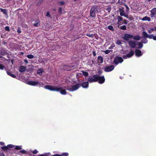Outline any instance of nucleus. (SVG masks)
<instances>
[{
	"mask_svg": "<svg viewBox=\"0 0 156 156\" xmlns=\"http://www.w3.org/2000/svg\"><path fill=\"white\" fill-rule=\"evenodd\" d=\"M124 16L128 19L130 21H131L133 19V16H131L130 15H129L128 14H126Z\"/></svg>",
	"mask_w": 156,
	"mask_h": 156,
	"instance_id": "obj_20",
	"label": "nucleus"
},
{
	"mask_svg": "<svg viewBox=\"0 0 156 156\" xmlns=\"http://www.w3.org/2000/svg\"><path fill=\"white\" fill-rule=\"evenodd\" d=\"M44 88L46 89L49 90L51 91H56L57 92H59L62 88V87H56L49 85L45 86H44Z\"/></svg>",
	"mask_w": 156,
	"mask_h": 156,
	"instance_id": "obj_1",
	"label": "nucleus"
},
{
	"mask_svg": "<svg viewBox=\"0 0 156 156\" xmlns=\"http://www.w3.org/2000/svg\"><path fill=\"white\" fill-rule=\"evenodd\" d=\"M6 73L9 75L10 76H11L13 78H15L16 77V76L14 74L12 73L11 72L7 71H6Z\"/></svg>",
	"mask_w": 156,
	"mask_h": 156,
	"instance_id": "obj_23",
	"label": "nucleus"
},
{
	"mask_svg": "<svg viewBox=\"0 0 156 156\" xmlns=\"http://www.w3.org/2000/svg\"><path fill=\"white\" fill-rule=\"evenodd\" d=\"M80 84V87L82 86L83 88H87L89 86V83L88 82H83Z\"/></svg>",
	"mask_w": 156,
	"mask_h": 156,
	"instance_id": "obj_17",
	"label": "nucleus"
},
{
	"mask_svg": "<svg viewBox=\"0 0 156 156\" xmlns=\"http://www.w3.org/2000/svg\"><path fill=\"white\" fill-rule=\"evenodd\" d=\"M117 44L118 45H120L122 44L121 41L119 40L117 41Z\"/></svg>",
	"mask_w": 156,
	"mask_h": 156,
	"instance_id": "obj_50",
	"label": "nucleus"
},
{
	"mask_svg": "<svg viewBox=\"0 0 156 156\" xmlns=\"http://www.w3.org/2000/svg\"><path fill=\"white\" fill-rule=\"evenodd\" d=\"M134 55V51L132 50H131L129 52V53L126 54V55H123L122 56V57L124 59H126L127 58H129L130 57H131L132 56H133Z\"/></svg>",
	"mask_w": 156,
	"mask_h": 156,
	"instance_id": "obj_7",
	"label": "nucleus"
},
{
	"mask_svg": "<svg viewBox=\"0 0 156 156\" xmlns=\"http://www.w3.org/2000/svg\"><path fill=\"white\" fill-rule=\"evenodd\" d=\"M151 31H154V28H151Z\"/></svg>",
	"mask_w": 156,
	"mask_h": 156,
	"instance_id": "obj_60",
	"label": "nucleus"
},
{
	"mask_svg": "<svg viewBox=\"0 0 156 156\" xmlns=\"http://www.w3.org/2000/svg\"><path fill=\"white\" fill-rule=\"evenodd\" d=\"M118 11L120 12V15L121 16H124L126 14L124 10V8L121 7L120 8H119Z\"/></svg>",
	"mask_w": 156,
	"mask_h": 156,
	"instance_id": "obj_13",
	"label": "nucleus"
},
{
	"mask_svg": "<svg viewBox=\"0 0 156 156\" xmlns=\"http://www.w3.org/2000/svg\"><path fill=\"white\" fill-rule=\"evenodd\" d=\"M1 155L0 156H4L5 155L2 152L1 154Z\"/></svg>",
	"mask_w": 156,
	"mask_h": 156,
	"instance_id": "obj_57",
	"label": "nucleus"
},
{
	"mask_svg": "<svg viewBox=\"0 0 156 156\" xmlns=\"http://www.w3.org/2000/svg\"><path fill=\"white\" fill-rule=\"evenodd\" d=\"M43 0H40L37 3V6L40 5L43 2Z\"/></svg>",
	"mask_w": 156,
	"mask_h": 156,
	"instance_id": "obj_38",
	"label": "nucleus"
},
{
	"mask_svg": "<svg viewBox=\"0 0 156 156\" xmlns=\"http://www.w3.org/2000/svg\"><path fill=\"white\" fill-rule=\"evenodd\" d=\"M58 12L60 14L62 13V9L61 7H59L58 9Z\"/></svg>",
	"mask_w": 156,
	"mask_h": 156,
	"instance_id": "obj_49",
	"label": "nucleus"
},
{
	"mask_svg": "<svg viewBox=\"0 0 156 156\" xmlns=\"http://www.w3.org/2000/svg\"><path fill=\"white\" fill-rule=\"evenodd\" d=\"M1 148L4 151H6L8 149L7 146L2 147Z\"/></svg>",
	"mask_w": 156,
	"mask_h": 156,
	"instance_id": "obj_32",
	"label": "nucleus"
},
{
	"mask_svg": "<svg viewBox=\"0 0 156 156\" xmlns=\"http://www.w3.org/2000/svg\"><path fill=\"white\" fill-rule=\"evenodd\" d=\"M133 37V36L130 34H124L122 39L126 41H129V39L132 38Z\"/></svg>",
	"mask_w": 156,
	"mask_h": 156,
	"instance_id": "obj_9",
	"label": "nucleus"
},
{
	"mask_svg": "<svg viewBox=\"0 0 156 156\" xmlns=\"http://www.w3.org/2000/svg\"><path fill=\"white\" fill-rule=\"evenodd\" d=\"M108 28L109 30L112 31H113L114 30V29L113 26L112 25H109V26H108Z\"/></svg>",
	"mask_w": 156,
	"mask_h": 156,
	"instance_id": "obj_31",
	"label": "nucleus"
},
{
	"mask_svg": "<svg viewBox=\"0 0 156 156\" xmlns=\"http://www.w3.org/2000/svg\"><path fill=\"white\" fill-rule=\"evenodd\" d=\"M62 89L59 91L61 94L63 95H66L67 94V92L65 90H63L62 89Z\"/></svg>",
	"mask_w": 156,
	"mask_h": 156,
	"instance_id": "obj_25",
	"label": "nucleus"
},
{
	"mask_svg": "<svg viewBox=\"0 0 156 156\" xmlns=\"http://www.w3.org/2000/svg\"><path fill=\"white\" fill-rule=\"evenodd\" d=\"M27 67L25 66H21L20 67L19 69V71L21 73H23L24 72L26 69Z\"/></svg>",
	"mask_w": 156,
	"mask_h": 156,
	"instance_id": "obj_16",
	"label": "nucleus"
},
{
	"mask_svg": "<svg viewBox=\"0 0 156 156\" xmlns=\"http://www.w3.org/2000/svg\"><path fill=\"white\" fill-rule=\"evenodd\" d=\"M98 59L99 61H100V63H102L103 62V59L102 57L101 56H98Z\"/></svg>",
	"mask_w": 156,
	"mask_h": 156,
	"instance_id": "obj_28",
	"label": "nucleus"
},
{
	"mask_svg": "<svg viewBox=\"0 0 156 156\" xmlns=\"http://www.w3.org/2000/svg\"><path fill=\"white\" fill-rule=\"evenodd\" d=\"M87 36H89V37H91V36H90V35H88V34H87Z\"/></svg>",
	"mask_w": 156,
	"mask_h": 156,
	"instance_id": "obj_64",
	"label": "nucleus"
},
{
	"mask_svg": "<svg viewBox=\"0 0 156 156\" xmlns=\"http://www.w3.org/2000/svg\"><path fill=\"white\" fill-rule=\"evenodd\" d=\"M117 19L118 20L117 23L119 25H121L123 24V20L122 17L120 16H118L117 17Z\"/></svg>",
	"mask_w": 156,
	"mask_h": 156,
	"instance_id": "obj_10",
	"label": "nucleus"
},
{
	"mask_svg": "<svg viewBox=\"0 0 156 156\" xmlns=\"http://www.w3.org/2000/svg\"><path fill=\"white\" fill-rule=\"evenodd\" d=\"M148 42V40L145 38H144L142 41V42L144 44H146Z\"/></svg>",
	"mask_w": 156,
	"mask_h": 156,
	"instance_id": "obj_37",
	"label": "nucleus"
},
{
	"mask_svg": "<svg viewBox=\"0 0 156 156\" xmlns=\"http://www.w3.org/2000/svg\"><path fill=\"white\" fill-rule=\"evenodd\" d=\"M0 10L4 14L6 15H8V12L7 10V9H4L2 8H0Z\"/></svg>",
	"mask_w": 156,
	"mask_h": 156,
	"instance_id": "obj_18",
	"label": "nucleus"
},
{
	"mask_svg": "<svg viewBox=\"0 0 156 156\" xmlns=\"http://www.w3.org/2000/svg\"><path fill=\"white\" fill-rule=\"evenodd\" d=\"M43 72L44 70L43 69H40L37 70V74L40 75H41L42 73Z\"/></svg>",
	"mask_w": 156,
	"mask_h": 156,
	"instance_id": "obj_21",
	"label": "nucleus"
},
{
	"mask_svg": "<svg viewBox=\"0 0 156 156\" xmlns=\"http://www.w3.org/2000/svg\"><path fill=\"white\" fill-rule=\"evenodd\" d=\"M0 145L2 146H3L5 145V143L3 142H0Z\"/></svg>",
	"mask_w": 156,
	"mask_h": 156,
	"instance_id": "obj_54",
	"label": "nucleus"
},
{
	"mask_svg": "<svg viewBox=\"0 0 156 156\" xmlns=\"http://www.w3.org/2000/svg\"><path fill=\"white\" fill-rule=\"evenodd\" d=\"M1 55H4V54H2V52H1Z\"/></svg>",
	"mask_w": 156,
	"mask_h": 156,
	"instance_id": "obj_62",
	"label": "nucleus"
},
{
	"mask_svg": "<svg viewBox=\"0 0 156 156\" xmlns=\"http://www.w3.org/2000/svg\"><path fill=\"white\" fill-rule=\"evenodd\" d=\"M46 16H48V17H50V13H49V12H47Z\"/></svg>",
	"mask_w": 156,
	"mask_h": 156,
	"instance_id": "obj_52",
	"label": "nucleus"
},
{
	"mask_svg": "<svg viewBox=\"0 0 156 156\" xmlns=\"http://www.w3.org/2000/svg\"><path fill=\"white\" fill-rule=\"evenodd\" d=\"M128 44L130 47L133 48H135L136 45L135 41H129L128 42Z\"/></svg>",
	"mask_w": 156,
	"mask_h": 156,
	"instance_id": "obj_14",
	"label": "nucleus"
},
{
	"mask_svg": "<svg viewBox=\"0 0 156 156\" xmlns=\"http://www.w3.org/2000/svg\"><path fill=\"white\" fill-rule=\"evenodd\" d=\"M7 146L8 149H9V148H12L14 147V145L11 144H9Z\"/></svg>",
	"mask_w": 156,
	"mask_h": 156,
	"instance_id": "obj_39",
	"label": "nucleus"
},
{
	"mask_svg": "<svg viewBox=\"0 0 156 156\" xmlns=\"http://www.w3.org/2000/svg\"><path fill=\"white\" fill-rule=\"evenodd\" d=\"M27 57L29 59H32L34 57V56L31 54L27 55Z\"/></svg>",
	"mask_w": 156,
	"mask_h": 156,
	"instance_id": "obj_36",
	"label": "nucleus"
},
{
	"mask_svg": "<svg viewBox=\"0 0 156 156\" xmlns=\"http://www.w3.org/2000/svg\"><path fill=\"white\" fill-rule=\"evenodd\" d=\"M98 9L97 7L93 6L92 7L90 11V16L92 18H95L96 16V14L98 12Z\"/></svg>",
	"mask_w": 156,
	"mask_h": 156,
	"instance_id": "obj_2",
	"label": "nucleus"
},
{
	"mask_svg": "<svg viewBox=\"0 0 156 156\" xmlns=\"http://www.w3.org/2000/svg\"><path fill=\"white\" fill-rule=\"evenodd\" d=\"M106 10H107L108 12H110V9L108 8L106 9Z\"/></svg>",
	"mask_w": 156,
	"mask_h": 156,
	"instance_id": "obj_59",
	"label": "nucleus"
},
{
	"mask_svg": "<svg viewBox=\"0 0 156 156\" xmlns=\"http://www.w3.org/2000/svg\"><path fill=\"white\" fill-rule=\"evenodd\" d=\"M5 29L6 31H9L10 30L9 27L7 26L5 27Z\"/></svg>",
	"mask_w": 156,
	"mask_h": 156,
	"instance_id": "obj_43",
	"label": "nucleus"
},
{
	"mask_svg": "<svg viewBox=\"0 0 156 156\" xmlns=\"http://www.w3.org/2000/svg\"><path fill=\"white\" fill-rule=\"evenodd\" d=\"M5 68V66L3 64H0V69L3 70Z\"/></svg>",
	"mask_w": 156,
	"mask_h": 156,
	"instance_id": "obj_40",
	"label": "nucleus"
},
{
	"mask_svg": "<svg viewBox=\"0 0 156 156\" xmlns=\"http://www.w3.org/2000/svg\"><path fill=\"white\" fill-rule=\"evenodd\" d=\"M58 3L60 5H63L65 4V2L63 1H59L58 2Z\"/></svg>",
	"mask_w": 156,
	"mask_h": 156,
	"instance_id": "obj_42",
	"label": "nucleus"
},
{
	"mask_svg": "<svg viewBox=\"0 0 156 156\" xmlns=\"http://www.w3.org/2000/svg\"><path fill=\"white\" fill-rule=\"evenodd\" d=\"M92 54H93V55L94 56H95L96 55V52L95 51H92Z\"/></svg>",
	"mask_w": 156,
	"mask_h": 156,
	"instance_id": "obj_53",
	"label": "nucleus"
},
{
	"mask_svg": "<svg viewBox=\"0 0 156 156\" xmlns=\"http://www.w3.org/2000/svg\"><path fill=\"white\" fill-rule=\"evenodd\" d=\"M152 31L151 30H149L148 31V32L149 34H151L152 33Z\"/></svg>",
	"mask_w": 156,
	"mask_h": 156,
	"instance_id": "obj_58",
	"label": "nucleus"
},
{
	"mask_svg": "<svg viewBox=\"0 0 156 156\" xmlns=\"http://www.w3.org/2000/svg\"><path fill=\"white\" fill-rule=\"evenodd\" d=\"M96 77L98 78V81L99 83L102 84L105 81V79L104 76H100L99 75H97Z\"/></svg>",
	"mask_w": 156,
	"mask_h": 156,
	"instance_id": "obj_8",
	"label": "nucleus"
},
{
	"mask_svg": "<svg viewBox=\"0 0 156 156\" xmlns=\"http://www.w3.org/2000/svg\"><path fill=\"white\" fill-rule=\"evenodd\" d=\"M111 51V50H107L105 51V52L106 54H108Z\"/></svg>",
	"mask_w": 156,
	"mask_h": 156,
	"instance_id": "obj_46",
	"label": "nucleus"
},
{
	"mask_svg": "<svg viewBox=\"0 0 156 156\" xmlns=\"http://www.w3.org/2000/svg\"><path fill=\"white\" fill-rule=\"evenodd\" d=\"M20 152L21 153L25 154H29V152H27L26 151L23 149L22 150H20Z\"/></svg>",
	"mask_w": 156,
	"mask_h": 156,
	"instance_id": "obj_30",
	"label": "nucleus"
},
{
	"mask_svg": "<svg viewBox=\"0 0 156 156\" xmlns=\"http://www.w3.org/2000/svg\"><path fill=\"white\" fill-rule=\"evenodd\" d=\"M133 38L135 40L139 41L140 39V37L139 35H136L134 37H133Z\"/></svg>",
	"mask_w": 156,
	"mask_h": 156,
	"instance_id": "obj_26",
	"label": "nucleus"
},
{
	"mask_svg": "<svg viewBox=\"0 0 156 156\" xmlns=\"http://www.w3.org/2000/svg\"><path fill=\"white\" fill-rule=\"evenodd\" d=\"M31 152L34 154H36L38 153V151L37 150L35 149L34 150V151H32Z\"/></svg>",
	"mask_w": 156,
	"mask_h": 156,
	"instance_id": "obj_44",
	"label": "nucleus"
},
{
	"mask_svg": "<svg viewBox=\"0 0 156 156\" xmlns=\"http://www.w3.org/2000/svg\"><path fill=\"white\" fill-rule=\"evenodd\" d=\"M35 22L36 23L34 24V27H37L40 24V23L39 22V21L38 20L36 21Z\"/></svg>",
	"mask_w": 156,
	"mask_h": 156,
	"instance_id": "obj_34",
	"label": "nucleus"
},
{
	"mask_svg": "<svg viewBox=\"0 0 156 156\" xmlns=\"http://www.w3.org/2000/svg\"><path fill=\"white\" fill-rule=\"evenodd\" d=\"M97 74L94 75L93 76V77H89L87 79L88 82L90 83H92L98 81L97 77H96Z\"/></svg>",
	"mask_w": 156,
	"mask_h": 156,
	"instance_id": "obj_6",
	"label": "nucleus"
},
{
	"mask_svg": "<svg viewBox=\"0 0 156 156\" xmlns=\"http://www.w3.org/2000/svg\"><path fill=\"white\" fill-rule=\"evenodd\" d=\"M69 154L68 153H63L62 154H54L53 156H68Z\"/></svg>",
	"mask_w": 156,
	"mask_h": 156,
	"instance_id": "obj_19",
	"label": "nucleus"
},
{
	"mask_svg": "<svg viewBox=\"0 0 156 156\" xmlns=\"http://www.w3.org/2000/svg\"><path fill=\"white\" fill-rule=\"evenodd\" d=\"M102 73V72L101 71H99L98 72L99 73Z\"/></svg>",
	"mask_w": 156,
	"mask_h": 156,
	"instance_id": "obj_63",
	"label": "nucleus"
},
{
	"mask_svg": "<svg viewBox=\"0 0 156 156\" xmlns=\"http://www.w3.org/2000/svg\"><path fill=\"white\" fill-rule=\"evenodd\" d=\"M150 16L152 18L154 17L156 14V8H153L150 11Z\"/></svg>",
	"mask_w": 156,
	"mask_h": 156,
	"instance_id": "obj_12",
	"label": "nucleus"
},
{
	"mask_svg": "<svg viewBox=\"0 0 156 156\" xmlns=\"http://www.w3.org/2000/svg\"><path fill=\"white\" fill-rule=\"evenodd\" d=\"M135 54L136 56L139 57L142 55L141 51L139 49H136L135 50Z\"/></svg>",
	"mask_w": 156,
	"mask_h": 156,
	"instance_id": "obj_15",
	"label": "nucleus"
},
{
	"mask_svg": "<svg viewBox=\"0 0 156 156\" xmlns=\"http://www.w3.org/2000/svg\"><path fill=\"white\" fill-rule=\"evenodd\" d=\"M153 34H148V37L150 39H152L153 38Z\"/></svg>",
	"mask_w": 156,
	"mask_h": 156,
	"instance_id": "obj_48",
	"label": "nucleus"
},
{
	"mask_svg": "<svg viewBox=\"0 0 156 156\" xmlns=\"http://www.w3.org/2000/svg\"><path fill=\"white\" fill-rule=\"evenodd\" d=\"M80 87V84H77L76 85H73L71 87H68L66 88V90L69 91H73L78 89Z\"/></svg>",
	"mask_w": 156,
	"mask_h": 156,
	"instance_id": "obj_3",
	"label": "nucleus"
},
{
	"mask_svg": "<svg viewBox=\"0 0 156 156\" xmlns=\"http://www.w3.org/2000/svg\"><path fill=\"white\" fill-rule=\"evenodd\" d=\"M114 69V66L113 65L105 67L104 69V71L106 72H109L112 71Z\"/></svg>",
	"mask_w": 156,
	"mask_h": 156,
	"instance_id": "obj_11",
	"label": "nucleus"
},
{
	"mask_svg": "<svg viewBox=\"0 0 156 156\" xmlns=\"http://www.w3.org/2000/svg\"><path fill=\"white\" fill-rule=\"evenodd\" d=\"M126 1L125 0H119L118 2L120 5H124Z\"/></svg>",
	"mask_w": 156,
	"mask_h": 156,
	"instance_id": "obj_24",
	"label": "nucleus"
},
{
	"mask_svg": "<svg viewBox=\"0 0 156 156\" xmlns=\"http://www.w3.org/2000/svg\"><path fill=\"white\" fill-rule=\"evenodd\" d=\"M21 146H16L15 147V149L17 150H19L21 149Z\"/></svg>",
	"mask_w": 156,
	"mask_h": 156,
	"instance_id": "obj_41",
	"label": "nucleus"
},
{
	"mask_svg": "<svg viewBox=\"0 0 156 156\" xmlns=\"http://www.w3.org/2000/svg\"><path fill=\"white\" fill-rule=\"evenodd\" d=\"M152 39L155 41H156V36H153Z\"/></svg>",
	"mask_w": 156,
	"mask_h": 156,
	"instance_id": "obj_55",
	"label": "nucleus"
},
{
	"mask_svg": "<svg viewBox=\"0 0 156 156\" xmlns=\"http://www.w3.org/2000/svg\"><path fill=\"white\" fill-rule=\"evenodd\" d=\"M17 32L19 33L20 34L21 33V30L20 29V28L19 27L17 30Z\"/></svg>",
	"mask_w": 156,
	"mask_h": 156,
	"instance_id": "obj_51",
	"label": "nucleus"
},
{
	"mask_svg": "<svg viewBox=\"0 0 156 156\" xmlns=\"http://www.w3.org/2000/svg\"><path fill=\"white\" fill-rule=\"evenodd\" d=\"M142 43H143L142 42H138V48L140 49L143 47V45Z\"/></svg>",
	"mask_w": 156,
	"mask_h": 156,
	"instance_id": "obj_27",
	"label": "nucleus"
},
{
	"mask_svg": "<svg viewBox=\"0 0 156 156\" xmlns=\"http://www.w3.org/2000/svg\"><path fill=\"white\" fill-rule=\"evenodd\" d=\"M82 72L83 75L85 76H87L89 75L88 73L87 72L83 71H82Z\"/></svg>",
	"mask_w": 156,
	"mask_h": 156,
	"instance_id": "obj_35",
	"label": "nucleus"
},
{
	"mask_svg": "<svg viewBox=\"0 0 156 156\" xmlns=\"http://www.w3.org/2000/svg\"><path fill=\"white\" fill-rule=\"evenodd\" d=\"M142 20L143 21H150L151 20V18L150 17L147 16H145L143 17Z\"/></svg>",
	"mask_w": 156,
	"mask_h": 156,
	"instance_id": "obj_22",
	"label": "nucleus"
},
{
	"mask_svg": "<svg viewBox=\"0 0 156 156\" xmlns=\"http://www.w3.org/2000/svg\"><path fill=\"white\" fill-rule=\"evenodd\" d=\"M24 62H25L26 64H27L28 63V62L27 59H25L24 60Z\"/></svg>",
	"mask_w": 156,
	"mask_h": 156,
	"instance_id": "obj_56",
	"label": "nucleus"
},
{
	"mask_svg": "<svg viewBox=\"0 0 156 156\" xmlns=\"http://www.w3.org/2000/svg\"><path fill=\"white\" fill-rule=\"evenodd\" d=\"M154 30L155 31H156V27H155L154 28Z\"/></svg>",
	"mask_w": 156,
	"mask_h": 156,
	"instance_id": "obj_61",
	"label": "nucleus"
},
{
	"mask_svg": "<svg viewBox=\"0 0 156 156\" xmlns=\"http://www.w3.org/2000/svg\"><path fill=\"white\" fill-rule=\"evenodd\" d=\"M142 35L145 38H147L148 36V34H147L146 31H143L142 33Z\"/></svg>",
	"mask_w": 156,
	"mask_h": 156,
	"instance_id": "obj_29",
	"label": "nucleus"
},
{
	"mask_svg": "<svg viewBox=\"0 0 156 156\" xmlns=\"http://www.w3.org/2000/svg\"><path fill=\"white\" fill-rule=\"evenodd\" d=\"M124 5H125V7L126 9V12H127L128 11L129 9V7H128V6L126 5L125 4Z\"/></svg>",
	"mask_w": 156,
	"mask_h": 156,
	"instance_id": "obj_45",
	"label": "nucleus"
},
{
	"mask_svg": "<svg viewBox=\"0 0 156 156\" xmlns=\"http://www.w3.org/2000/svg\"><path fill=\"white\" fill-rule=\"evenodd\" d=\"M123 61V60L121 57L117 56L115 58L113 62L115 65H117L119 63H122Z\"/></svg>",
	"mask_w": 156,
	"mask_h": 156,
	"instance_id": "obj_4",
	"label": "nucleus"
},
{
	"mask_svg": "<svg viewBox=\"0 0 156 156\" xmlns=\"http://www.w3.org/2000/svg\"><path fill=\"white\" fill-rule=\"evenodd\" d=\"M119 28L123 30H126V27L125 25H123L120 27Z\"/></svg>",
	"mask_w": 156,
	"mask_h": 156,
	"instance_id": "obj_33",
	"label": "nucleus"
},
{
	"mask_svg": "<svg viewBox=\"0 0 156 156\" xmlns=\"http://www.w3.org/2000/svg\"><path fill=\"white\" fill-rule=\"evenodd\" d=\"M123 24L124 23L125 24H126L129 21L126 20L124 19L123 20Z\"/></svg>",
	"mask_w": 156,
	"mask_h": 156,
	"instance_id": "obj_47",
	"label": "nucleus"
},
{
	"mask_svg": "<svg viewBox=\"0 0 156 156\" xmlns=\"http://www.w3.org/2000/svg\"><path fill=\"white\" fill-rule=\"evenodd\" d=\"M27 84L29 85L33 86H36L37 84H39V85L40 86L41 84H43V83H41V82L32 80H30L28 81L27 82Z\"/></svg>",
	"mask_w": 156,
	"mask_h": 156,
	"instance_id": "obj_5",
	"label": "nucleus"
}]
</instances>
